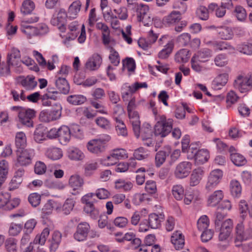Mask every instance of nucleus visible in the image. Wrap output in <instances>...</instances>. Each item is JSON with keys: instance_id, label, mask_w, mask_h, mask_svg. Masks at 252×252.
Here are the masks:
<instances>
[{"instance_id": "35", "label": "nucleus", "mask_w": 252, "mask_h": 252, "mask_svg": "<svg viewBox=\"0 0 252 252\" xmlns=\"http://www.w3.org/2000/svg\"><path fill=\"white\" fill-rule=\"evenodd\" d=\"M190 57L189 51L187 49L179 50L175 55V61L179 63H186Z\"/></svg>"}, {"instance_id": "57", "label": "nucleus", "mask_w": 252, "mask_h": 252, "mask_svg": "<svg viewBox=\"0 0 252 252\" xmlns=\"http://www.w3.org/2000/svg\"><path fill=\"white\" fill-rule=\"evenodd\" d=\"M212 56L211 51L208 49H204L197 54V60L199 62H204Z\"/></svg>"}, {"instance_id": "9", "label": "nucleus", "mask_w": 252, "mask_h": 252, "mask_svg": "<svg viewBox=\"0 0 252 252\" xmlns=\"http://www.w3.org/2000/svg\"><path fill=\"white\" fill-rule=\"evenodd\" d=\"M67 17V14L65 10L61 8L59 10L56 16L53 15L51 20V23L54 26H57L61 32H64L66 29L65 25Z\"/></svg>"}, {"instance_id": "36", "label": "nucleus", "mask_w": 252, "mask_h": 252, "mask_svg": "<svg viewBox=\"0 0 252 252\" xmlns=\"http://www.w3.org/2000/svg\"><path fill=\"white\" fill-rule=\"evenodd\" d=\"M204 42L206 44L213 48L215 51L223 50L228 49V45L226 42L224 41H207L204 39Z\"/></svg>"}, {"instance_id": "29", "label": "nucleus", "mask_w": 252, "mask_h": 252, "mask_svg": "<svg viewBox=\"0 0 252 252\" xmlns=\"http://www.w3.org/2000/svg\"><path fill=\"white\" fill-rule=\"evenodd\" d=\"M62 234L58 231H55L52 235V238L50 246L51 252H55L61 242Z\"/></svg>"}, {"instance_id": "2", "label": "nucleus", "mask_w": 252, "mask_h": 252, "mask_svg": "<svg viewBox=\"0 0 252 252\" xmlns=\"http://www.w3.org/2000/svg\"><path fill=\"white\" fill-rule=\"evenodd\" d=\"M62 109L61 105L56 103L50 109L43 110L40 113L39 120L45 123L56 121L61 117Z\"/></svg>"}, {"instance_id": "25", "label": "nucleus", "mask_w": 252, "mask_h": 252, "mask_svg": "<svg viewBox=\"0 0 252 252\" xmlns=\"http://www.w3.org/2000/svg\"><path fill=\"white\" fill-rule=\"evenodd\" d=\"M15 144L18 150L24 149L27 145V137L24 132L20 131L16 133Z\"/></svg>"}, {"instance_id": "63", "label": "nucleus", "mask_w": 252, "mask_h": 252, "mask_svg": "<svg viewBox=\"0 0 252 252\" xmlns=\"http://www.w3.org/2000/svg\"><path fill=\"white\" fill-rule=\"evenodd\" d=\"M109 59L115 66H118L120 63V57L119 53L113 48L111 49Z\"/></svg>"}, {"instance_id": "46", "label": "nucleus", "mask_w": 252, "mask_h": 252, "mask_svg": "<svg viewBox=\"0 0 252 252\" xmlns=\"http://www.w3.org/2000/svg\"><path fill=\"white\" fill-rule=\"evenodd\" d=\"M130 122L132 124V128L135 136L138 138L140 136V121L139 117H129Z\"/></svg>"}, {"instance_id": "42", "label": "nucleus", "mask_w": 252, "mask_h": 252, "mask_svg": "<svg viewBox=\"0 0 252 252\" xmlns=\"http://www.w3.org/2000/svg\"><path fill=\"white\" fill-rule=\"evenodd\" d=\"M230 159L232 162L237 166H243L247 163L245 158L239 153L231 154Z\"/></svg>"}, {"instance_id": "4", "label": "nucleus", "mask_w": 252, "mask_h": 252, "mask_svg": "<svg viewBox=\"0 0 252 252\" xmlns=\"http://www.w3.org/2000/svg\"><path fill=\"white\" fill-rule=\"evenodd\" d=\"M233 85L236 89L242 93L250 91L252 89V74L238 76L234 82Z\"/></svg>"}, {"instance_id": "26", "label": "nucleus", "mask_w": 252, "mask_h": 252, "mask_svg": "<svg viewBox=\"0 0 252 252\" xmlns=\"http://www.w3.org/2000/svg\"><path fill=\"white\" fill-rule=\"evenodd\" d=\"M68 157L69 159L74 160H81L85 156L81 150L75 147H71L67 151Z\"/></svg>"}, {"instance_id": "39", "label": "nucleus", "mask_w": 252, "mask_h": 252, "mask_svg": "<svg viewBox=\"0 0 252 252\" xmlns=\"http://www.w3.org/2000/svg\"><path fill=\"white\" fill-rule=\"evenodd\" d=\"M174 44L171 41H169L164 48L162 49L158 54V57L161 59H167L173 49Z\"/></svg>"}, {"instance_id": "16", "label": "nucleus", "mask_w": 252, "mask_h": 252, "mask_svg": "<svg viewBox=\"0 0 252 252\" xmlns=\"http://www.w3.org/2000/svg\"><path fill=\"white\" fill-rule=\"evenodd\" d=\"M223 193L222 190H217L210 194L207 199V205L210 207H215L222 199Z\"/></svg>"}, {"instance_id": "15", "label": "nucleus", "mask_w": 252, "mask_h": 252, "mask_svg": "<svg viewBox=\"0 0 252 252\" xmlns=\"http://www.w3.org/2000/svg\"><path fill=\"white\" fill-rule=\"evenodd\" d=\"M96 28L101 31L102 40L104 45H108L111 40L110 36V31L108 27L103 23L98 22L96 24Z\"/></svg>"}, {"instance_id": "40", "label": "nucleus", "mask_w": 252, "mask_h": 252, "mask_svg": "<svg viewBox=\"0 0 252 252\" xmlns=\"http://www.w3.org/2000/svg\"><path fill=\"white\" fill-rule=\"evenodd\" d=\"M116 121V130L117 134L124 137L127 135V131L124 122L118 117L115 118Z\"/></svg>"}, {"instance_id": "21", "label": "nucleus", "mask_w": 252, "mask_h": 252, "mask_svg": "<svg viewBox=\"0 0 252 252\" xmlns=\"http://www.w3.org/2000/svg\"><path fill=\"white\" fill-rule=\"evenodd\" d=\"M209 157V153L208 150L202 149L198 151V153L193 159H194L196 164L201 165L207 162Z\"/></svg>"}, {"instance_id": "1", "label": "nucleus", "mask_w": 252, "mask_h": 252, "mask_svg": "<svg viewBox=\"0 0 252 252\" xmlns=\"http://www.w3.org/2000/svg\"><path fill=\"white\" fill-rule=\"evenodd\" d=\"M157 123L155 126V134L162 137H165L172 129L173 120L166 119L164 115H156Z\"/></svg>"}, {"instance_id": "10", "label": "nucleus", "mask_w": 252, "mask_h": 252, "mask_svg": "<svg viewBox=\"0 0 252 252\" xmlns=\"http://www.w3.org/2000/svg\"><path fill=\"white\" fill-rule=\"evenodd\" d=\"M192 164L189 161H182L178 163L174 171V175L178 179H183L190 174Z\"/></svg>"}, {"instance_id": "8", "label": "nucleus", "mask_w": 252, "mask_h": 252, "mask_svg": "<svg viewBox=\"0 0 252 252\" xmlns=\"http://www.w3.org/2000/svg\"><path fill=\"white\" fill-rule=\"evenodd\" d=\"M17 163L21 166H26L32 162V158L34 156L32 149H20L16 151Z\"/></svg>"}, {"instance_id": "24", "label": "nucleus", "mask_w": 252, "mask_h": 252, "mask_svg": "<svg viewBox=\"0 0 252 252\" xmlns=\"http://www.w3.org/2000/svg\"><path fill=\"white\" fill-rule=\"evenodd\" d=\"M46 130L45 127L39 125L35 129L33 134L34 140L37 143H41L46 139Z\"/></svg>"}, {"instance_id": "41", "label": "nucleus", "mask_w": 252, "mask_h": 252, "mask_svg": "<svg viewBox=\"0 0 252 252\" xmlns=\"http://www.w3.org/2000/svg\"><path fill=\"white\" fill-rule=\"evenodd\" d=\"M67 101L72 105H81L86 101V97L81 94L71 95L67 97Z\"/></svg>"}, {"instance_id": "33", "label": "nucleus", "mask_w": 252, "mask_h": 252, "mask_svg": "<svg viewBox=\"0 0 252 252\" xmlns=\"http://www.w3.org/2000/svg\"><path fill=\"white\" fill-rule=\"evenodd\" d=\"M181 14L177 12V11H172L169 15L163 18L165 23L169 24H174L179 22L182 19Z\"/></svg>"}, {"instance_id": "59", "label": "nucleus", "mask_w": 252, "mask_h": 252, "mask_svg": "<svg viewBox=\"0 0 252 252\" xmlns=\"http://www.w3.org/2000/svg\"><path fill=\"white\" fill-rule=\"evenodd\" d=\"M123 67L127 69L128 71H134L135 69V61L131 58H126L123 60Z\"/></svg>"}, {"instance_id": "18", "label": "nucleus", "mask_w": 252, "mask_h": 252, "mask_svg": "<svg viewBox=\"0 0 252 252\" xmlns=\"http://www.w3.org/2000/svg\"><path fill=\"white\" fill-rule=\"evenodd\" d=\"M204 174L202 167L194 169L190 177V185L192 187L197 185L201 180Z\"/></svg>"}, {"instance_id": "54", "label": "nucleus", "mask_w": 252, "mask_h": 252, "mask_svg": "<svg viewBox=\"0 0 252 252\" xmlns=\"http://www.w3.org/2000/svg\"><path fill=\"white\" fill-rule=\"evenodd\" d=\"M191 36L188 33H183L180 34L177 38L178 43L183 46H186L190 44Z\"/></svg>"}, {"instance_id": "49", "label": "nucleus", "mask_w": 252, "mask_h": 252, "mask_svg": "<svg viewBox=\"0 0 252 252\" xmlns=\"http://www.w3.org/2000/svg\"><path fill=\"white\" fill-rule=\"evenodd\" d=\"M149 155V151L143 147H140L136 149L133 153L134 158L137 160H142L146 158Z\"/></svg>"}, {"instance_id": "56", "label": "nucleus", "mask_w": 252, "mask_h": 252, "mask_svg": "<svg viewBox=\"0 0 252 252\" xmlns=\"http://www.w3.org/2000/svg\"><path fill=\"white\" fill-rule=\"evenodd\" d=\"M209 220L207 216L201 217L197 221V228L200 231L208 229L209 226Z\"/></svg>"}, {"instance_id": "7", "label": "nucleus", "mask_w": 252, "mask_h": 252, "mask_svg": "<svg viewBox=\"0 0 252 252\" xmlns=\"http://www.w3.org/2000/svg\"><path fill=\"white\" fill-rule=\"evenodd\" d=\"M222 176V171L220 169L212 171L208 177L207 182L205 185L206 190L210 191L215 189L220 183Z\"/></svg>"}, {"instance_id": "53", "label": "nucleus", "mask_w": 252, "mask_h": 252, "mask_svg": "<svg viewBox=\"0 0 252 252\" xmlns=\"http://www.w3.org/2000/svg\"><path fill=\"white\" fill-rule=\"evenodd\" d=\"M196 13L197 16L202 20H207L209 17L208 9L204 6H200L196 9Z\"/></svg>"}, {"instance_id": "38", "label": "nucleus", "mask_w": 252, "mask_h": 252, "mask_svg": "<svg viewBox=\"0 0 252 252\" xmlns=\"http://www.w3.org/2000/svg\"><path fill=\"white\" fill-rule=\"evenodd\" d=\"M115 188L127 191L131 189L133 184L129 181H126L123 179H118L115 182Z\"/></svg>"}, {"instance_id": "13", "label": "nucleus", "mask_w": 252, "mask_h": 252, "mask_svg": "<svg viewBox=\"0 0 252 252\" xmlns=\"http://www.w3.org/2000/svg\"><path fill=\"white\" fill-rule=\"evenodd\" d=\"M164 219V215L163 214H157L152 213L149 215L147 222L150 227L152 229H157L161 225V222Z\"/></svg>"}, {"instance_id": "60", "label": "nucleus", "mask_w": 252, "mask_h": 252, "mask_svg": "<svg viewBox=\"0 0 252 252\" xmlns=\"http://www.w3.org/2000/svg\"><path fill=\"white\" fill-rule=\"evenodd\" d=\"M84 211L87 214H89L91 217L93 219L97 218L99 215V212L98 209L95 208L94 204L88 207H84Z\"/></svg>"}, {"instance_id": "11", "label": "nucleus", "mask_w": 252, "mask_h": 252, "mask_svg": "<svg viewBox=\"0 0 252 252\" xmlns=\"http://www.w3.org/2000/svg\"><path fill=\"white\" fill-rule=\"evenodd\" d=\"M90 229V226L88 222H82L79 223L73 235L74 239L78 241L86 240Z\"/></svg>"}, {"instance_id": "3", "label": "nucleus", "mask_w": 252, "mask_h": 252, "mask_svg": "<svg viewBox=\"0 0 252 252\" xmlns=\"http://www.w3.org/2000/svg\"><path fill=\"white\" fill-rule=\"evenodd\" d=\"M111 139L109 135L105 134L97 139L90 140L87 144L88 150L94 154H98L104 151L105 144Z\"/></svg>"}, {"instance_id": "47", "label": "nucleus", "mask_w": 252, "mask_h": 252, "mask_svg": "<svg viewBox=\"0 0 252 252\" xmlns=\"http://www.w3.org/2000/svg\"><path fill=\"white\" fill-rule=\"evenodd\" d=\"M95 122L97 126L103 129L108 130L111 128V123L110 121L104 117H97L95 120Z\"/></svg>"}, {"instance_id": "20", "label": "nucleus", "mask_w": 252, "mask_h": 252, "mask_svg": "<svg viewBox=\"0 0 252 252\" xmlns=\"http://www.w3.org/2000/svg\"><path fill=\"white\" fill-rule=\"evenodd\" d=\"M58 137L62 144H66L70 140L71 137L69 128L65 126H61L59 128Z\"/></svg>"}, {"instance_id": "23", "label": "nucleus", "mask_w": 252, "mask_h": 252, "mask_svg": "<svg viewBox=\"0 0 252 252\" xmlns=\"http://www.w3.org/2000/svg\"><path fill=\"white\" fill-rule=\"evenodd\" d=\"M135 92L132 85H128L127 83L124 84L121 88L122 97L123 100L128 101L129 99L133 98L132 94Z\"/></svg>"}, {"instance_id": "52", "label": "nucleus", "mask_w": 252, "mask_h": 252, "mask_svg": "<svg viewBox=\"0 0 252 252\" xmlns=\"http://www.w3.org/2000/svg\"><path fill=\"white\" fill-rule=\"evenodd\" d=\"M21 57L20 51L15 48L11 49V52L7 55V60L9 64H14V59H20Z\"/></svg>"}, {"instance_id": "55", "label": "nucleus", "mask_w": 252, "mask_h": 252, "mask_svg": "<svg viewBox=\"0 0 252 252\" xmlns=\"http://www.w3.org/2000/svg\"><path fill=\"white\" fill-rule=\"evenodd\" d=\"M75 201L73 199L67 198L64 203L62 210L65 215H68L74 206Z\"/></svg>"}, {"instance_id": "51", "label": "nucleus", "mask_w": 252, "mask_h": 252, "mask_svg": "<svg viewBox=\"0 0 252 252\" xmlns=\"http://www.w3.org/2000/svg\"><path fill=\"white\" fill-rule=\"evenodd\" d=\"M78 25L76 22H73L71 23L68 26V29L69 31L71 32V33H68L67 36H66V38L70 40H73L75 39V38L77 36V30H78Z\"/></svg>"}, {"instance_id": "58", "label": "nucleus", "mask_w": 252, "mask_h": 252, "mask_svg": "<svg viewBox=\"0 0 252 252\" xmlns=\"http://www.w3.org/2000/svg\"><path fill=\"white\" fill-rule=\"evenodd\" d=\"M135 8L137 12V19L149 13L148 6L144 4H136Z\"/></svg>"}, {"instance_id": "44", "label": "nucleus", "mask_w": 252, "mask_h": 252, "mask_svg": "<svg viewBox=\"0 0 252 252\" xmlns=\"http://www.w3.org/2000/svg\"><path fill=\"white\" fill-rule=\"evenodd\" d=\"M172 193L174 198L178 200H181L184 196V189L181 185H176L173 186Z\"/></svg>"}, {"instance_id": "22", "label": "nucleus", "mask_w": 252, "mask_h": 252, "mask_svg": "<svg viewBox=\"0 0 252 252\" xmlns=\"http://www.w3.org/2000/svg\"><path fill=\"white\" fill-rule=\"evenodd\" d=\"M82 3L80 0L73 1L69 6L67 14L69 18H75L80 11Z\"/></svg>"}, {"instance_id": "17", "label": "nucleus", "mask_w": 252, "mask_h": 252, "mask_svg": "<svg viewBox=\"0 0 252 252\" xmlns=\"http://www.w3.org/2000/svg\"><path fill=\"white\" fill-rule=\"evenodd\" d=\"M171 154V148H165L163 150L158 151L155 156V164L157 167H160L165 161L166 157Z\"/></svg>"}, {"instance_id": "12", "label": "nucleus", "mask_w": 252, "mask_h": 252, "mask_svg": "<svg viewBox=\"0 0 252 252\" xmlns=\"http://www.w3.org/2000/svg\"><path fill=\"white\" fill-rule=\"evenodd\" d=\"M102 58L98 54H94L85 63V68L89 70H95L98 68L102 63Z\"/></svg>"}, {"instance_id": "30", "label": "nucleus", "mask_w": 252, "mask_h": 252, "mask_svg": "<svg viewBox=\"0 0 252 252\" xmlns=\"http://www.w3.org/2000/svg\"><path fill=\"white\" fill-rule=\"evenodd\" d=\"M56 86L61 93L66 94L69 92V84L64 78H58L56 81Z\"/></svg>"}, {"instance_id": "61", "label": "nucleus", "mask_w": 252, "mask_h": 252, "mask_svg": "<svg viewBox=\"0 0 252 252\" xmlns=\"http://www.w3.org/2000/svg\"><path fill=\"white\" fill-rule=\"evenodd\" d=\"M198 145L197 143H191L187 151V158L189 159H192L198 153Z\"/></svg>"}, {"instance_id": "50", "label": "nucleus", "mask_w": 252, "mask_h": 252, "mask_svg": "<svg viewBox=\"0 0 252 252\" xmlns=\"http://www.w3.org/2000/svg\"><path fill=\"white\" fill-rule=\"evenodd\" d=\"M242 188L240 184L236 180H233L230 183V191L231 194L235 197L239 196L241 193Z\"/></svg>"}, {"instance_id": "28", "label": "nucleus", "mask_w": 252, "mask_h": 252, "mask_svg": "<svg viewBox=\"0 0 252 252\" xmlns=\"http://www.w3.org/2000/svg\"><path fill=\"white\" fill-rule=\"evenodd\" d=\"M217 32L220 37L224 40L230 39L233 35L231 29L228 27H218Z\"/></svg>"}, {"instance_id": "48", "label": "nucleus", "mask_w": 252, "mask_h": 252, "mask_svg": "<svg viewBox=\"0 0 252 252\" xmlns=\"http://www.w3.org/2000/svg\"><path fill=\"white\" fill-rule=\"evenodd\" d=\"M49 229L48 228H44L41 233L37 235L34 240V243L35 244H39L41 245H44L47 238L49 236Z\"/></svg>"}, {"instance_id": "32", "label": "nucleus", "mask_w": 252, "mask_h": 252, "mask_svg": "<svg viewBox=\"0 0 252 252\" xmlns=\"http://www.w3.org/2000/svg\"><path fill=\"white\" fill-rule=\"evenodd\" d=\"M239 211L241 214V217L244 219L247 215V213L251 218H252V206H249L247 202L244 200L240 201Z\"/></svg>"}, {"instance_id": "5", "label": "nucleus", "mask_w": 252, "mask_h": 252, "mask_svg": "<svg viewBox=\"0 0 252 252\" xmlns=\"http://www.w3.org/2000/svg\"><path fill=\"white\" fill-rule=\"evenodd\" d=\"M252 238V228L244 229L242 223H239L236 227V235L234 243L235 246L239 247L242 242Z\"/></svg>"}, {"instance_id": "43", "label": "nucleus", "mask_w": 252, "mask_h": 252, "mask_svg": "<svg viewBox=\"0 0 252 252\" xmlns=\"http://www.w3.org/2000/svg\"><path fill=\"white\" fill-rule=\"evenodd\" d=\"M153 129L149 124H144L142 128H140V135L142 139H146L153 136Z\"/></svg>"}, {"instance_id": "62", "label": "nucleus", "mask_w": 252, "mask_h": 252, "mask_svg": "<svg viewBox=\"0 0 252 252\" xmlns=\"http://www.w3.org/2000/svg\"><path fill=\"white\" fill-rule=\"evenodd\" d=\"M114 12L118 15L117 18L122 20H126L128 17L127 9L125 6L114 9Z\"/></svg>"}, {"instance_id": "14", "label": "nucleus", "mask_w": 252, "mask_h": 252, "mask_svg": "<svg viewBox=\"0 0 252 252\" xmlns=\"http://www.w3.org/2000/svg\"><path fill=\"white\" fill-rule=\"evenodd\" d=\"M228 80L227 73H222L218 75L213 81L212 87L215 90L221 89L227 83Z\"/></svg>"}, {"instance_id": "37", "label": "nucleus", "mask_w": 252, "mask_h": 252, "mask_svg": "<svg viewBox=\"0 0 252 252\" xmlns=\"http://www.w3.org/2000/svg\"><path fill=\"white\" fill-rule=\"evenodd\" d=\"M34 8L35 5L32 1L31 0H25L22 3L20 11L23 15H26L31 13Z\"/></svg>"}, {"instance_id": "31", "label": "nucleus", "mask_w": 252, "mask_h": 252, "mask_svg": "<svg viewBox=\"0 0 252 252\" xmlns=\"http://www.w3.org/2000/svg\"><path fill=\"white\" fill-rule=\"evenodd\" d=\"M21 84L27 90H32L35 88L37 84L35 81V77L32 75H28L21 81Z\"/></svg>"}, {"instance_id": "6", "label": "nucleus", "mask_w": 252, "mask_h": 252, "mask_svg": "<svg viewBox=\"0 0 252 252\" xmlns=\"http://www.w3.org/2000/svg\"><path fill=\"white\" fill-rule=\"evenodd\" d=\"M36 112L30 108L22 109L19 112L18 117L19 122L29 127L33 126V119L35 117Z\"/></svg>"}, {"instance_id": "27", "label": "nucleus", "mask_w": 252, "mask_h": 252, "mask_svg": "<svg viewBox=\"0 0 252 252\" xmlns=\"http://www.w3.org/2000/svg\"><path fill=\"white\" fill-rule=\"evenodd\" d=\"M46 155L49 158L56 160L60 159L63 157V152L60 148H50L47 150Z\"/></svg>"}, {"instance_id": "34", "label": "nucleus", "mask_w": 252, "mask_h": 252, "mask_svg": "<svg viewBox=\"0 0 252 252\" xmlns=\"http://www.w3.org/2000/svg\"><path fill=\"white\" fill-rule=\"evenodd\" d=\"M69 184L74 190L79 189L84 184L83 179L78 175H72L69 180Z\"/></svg>"}, {"instance_id": "64", "label": "nucleus", "mask_w": 252, "mask_h": 252, "mask_svg": "<svg viewBox=\"0 0 252 252\" xmlns=\"http://www.w3.org/2000/svg\"><path fill=\"white\" fill-rule=\"evenodd\" d=\"M173 8L177 9V12L181 15L184 14L187 9V5L184 2L177 1L173 5Z\"/></svg>"}, {"instance_id": "19", "label": "nucleus", "mask_w": 252, "mask_h": 252, "mask_svg": "<svg viewBox=\"0 0 252 252\" xmlns=\"http://www.w3.org/2000/svg\"><path fill=\"white\" fill-rule=\"evenodd\" d=\"M171 241L177 250L182 249L185 245L184 236L180 231H176L173 234Z\"/></svg>"}, {"instance_id": "45", "label": "nucleus", "mask_w": 252, "mask_h": 252, "mask_svg": "<svg viewBox=\"0 0 252 252\" xmlns=\"http://www.w3.org/2000/svg\"><path fill=\"white\" fill-rule=\"evenodd\" d=\"M5 248L7 252H17L16 240L13 238L7 239L5 241Z\"/></svg>"}]
</instances>
